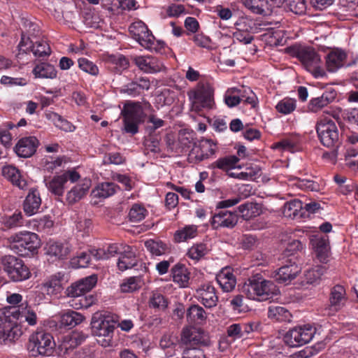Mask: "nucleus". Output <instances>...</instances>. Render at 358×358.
Returning a JSON list of instances; mask_svg holds the SVG:
<instances>
[{"mask_svg":"<svg viewBox=\"0 0 358 358\" xmlns=\"http://www.w3.org/2000/svg\"><path fill=\"white\" fill-rule=\"evenodd\" d=\"M285 210L288 216L296 217L299 215V212L303 210V203L299 200L290 201L285 204Z\"/></svg>","mask_w":358,"mask_h":358,"instance_id":"62","label":"nucleus"},{"mask_svg":"<svg viewBox=\"0 0 358 358\" xmlns=\"http://www.w3.org/2000/svg\"><path fill=\"white\" fill-rule=\"evenodd\" d=\"M299 145V138L297 136H290L282 139L276 143L277 148L294 152Z\"/></svg>","mask_w":358,"mask_h":358,"instance_id":"57","label":"nucleus"},{"mask_svg":"<svg viewBox=\"0 0 358 358\" xmlns=\"http://www.w3.org/2000/svg\"><path fill=\"white\" fill-rule=\"evenodd\" d=\"M78 346L76 341H74L71 334L63 336L60 344L58 346L59 354L60 356H66L71 351Z\"/></svg>","mask_w":358,"mask_h":358,"instance_id":"55","label":"nucleus"},{"mask_svg":"<svg viewBox=\"0 0 358 358\" xmlns=\"http://www.w3.org/2000/svg\"><path fill=\"white\" fill-rule=\"evenodd\" d=\"M41 202L39 192L36 189H30L22 203V208L24 213L27 216H31L39 213Z\"/></svg>","mask_w":358,"mask_h":358,"instance_id":"27","label":"nucleus"},{"mask_svg":"<svg viewBox=\"0 0 358 358\" xmlns=\"http://www.w3.org/2000/svg\"><path fill=\"white\" fill-rule=\"evenodd\" d=\"M1 263L3 271L13 282H22L29 279L31 271L24 261L13 255H5L1 257Z\"/></svg>","mask_w":358,"mask_h":358,"instance_id":"10","label":"nucleus"},{"mask_svg":"<svg viewBox=\"0 0 358 358\" xmlns=\"http://www.w3.org/2000/svg\"><path fill=\"white\" fill-rule=\"evenodd\" d=\"M238 220V215L236 212L222 210L215 213L210 219V225L213 229L219 228H234Z\"/></svg>","mask_w":358,"mask_h":358,"instance_id":"18","label":"nucleus"},{"mask_svg":"<svg viewBox=\"0 0 358 358\" xmlns=\"http://www.w3.org/2000/svg\"><path fill=\"white\" fill-rule=\"evenodd\" d=\"M216 280L223 292L232 291L236 284V277L230 268H224L216 276Z\"/></svg>","mask_w":358,"mask_h":358,"instance_id":"34","label":"nucleus"},{"mask_svg":"<svg viewBox=\"0 0 358 358\" xmlns=\"http://www.w3.org/2000/svg\"><path fill=\"white\" fill-rule=\"evenodd\" d=\"M342 117L349 124L358 127V108L345 110Z\"/></svg>","mask_w":358,"mask_h":358,"instance_id":"64","label":"nucleus"},{"mask_svg":"<svg viewBox=\"0 0 358 358\" xmlns=\"http://www.w3.org/2000/svg\"><path fill=\"white\" fill-rule=\"evenodd\" d=\"M150 87V80L145 77H139L135 78L131 82L124 85L120 89V92L136 97L141 94L145 90H148Z\"/></svg>","mask_w":358,"mask_h":358,"instance_id":"24","label":"nucleus"},{"mask_svg":"<svg viewBox=\"0 0 358 358\" xmlns=\"http://www.w3.org/2000/svg\"><path fill=\"white\" fill-rule=\"evenodd\" d=\"M79 68L92 76H96L99 74V70L98 66L92 61L87 58H80L78 60Z\"/></svg>","mask_w":358,"mask_h":358,"instance_id":"59","label":"nucleus"},{"mask_svg":"<svg viewBox=\"0 0 358 358\" xmlns=\"http://www.w3.org/2000/svg\"><path fill=\"white\" fill-rule=\"evenodd\" d=\"M327 268L322 265H317L306 271L303 282L305 284L317 285L320 281L322 276L326 272Z\"/></svg>","mask_w":358,"mask_h":358,"instance_id":"40","label":"nucleus"},{"mask_svg":"<svg viewBox=\"0 0 358 358\" xmlns=\"http://www.w3.org/2000/svg\"><path fill=\"white\" fill-rule=\"evenodd\" d=\"M80 178L78 172L76 170H67L62 175L55 176L52 178L49 181L45 180V185L48 189L54 195L59 197L58 200L61 201L62 197L64 192L65 185L69 180L71 182H77Z\"/></svg>","mask_w":358,"mask_h":358,"instance_id":"14","label":"nucleus"},{"mask_svg":"<svg viewBox=\"0 0 358 358\" xmlns=\"http://www.w3.org/2000/svg\"><path fill=\"white\" fill-rule=\"evenodd\" d=\"M192 94L195 103L199 104L201 107L213 108L214 105V88L209 80L206 79L199 80Z\"/></svg>","mask_w":358,"mask_h":358,"instance_id":"15","label":"nucleus"},{"mask_svg":"<svg viewBox=\"0 0 358 358\" xmlns=\"http://www.w3.org/2000/svg\"><path fill=\"white\" fill-rule=\"evenodd\" d=\"M53 224V221L48 216H43L40 219H33L28 222L29 228L38 232L48 231Z\"/></svg>","mask_w":358,"mask_h":358,"instance_id":"48","label":"nucleus"},{"mask_svg":"<svg viewBox=\"0 0 358 358\" xmlns=\"http://www.w3.org/2000/svg\"><path fill=\"white\" fill-rule=\"evenodd\" d=\"M287 7L291 12L296 15H302L306 10V1L305 0H289Z\"/></svg>","mask_w":358,"mask_h":358,"instance_id":"63","label":"nucleus"},{"mask_svg":"<svg viewBox=\"0 0 358 358\" xmlns=\"http://www.w3.org/2000/svg\"><path fill=\"white\" fill-rule=\"evenodd\" d=\"M336 97V92L334 90L324 91L320 96L313 98L310 101L308 109L311 112L316 113L331 103Z\"/></svg>","mask_w":358,"mask_h":358,"instance_id":"32","label":"nucleus"},{"mask_svg":"<svg viewBox=\"0 0 358 358\" xmlns=\"http://www.w3.org/2000/svg\"><path fill=\"white\" fill-rule=\"evenodd\" d=\"M181 342L186 345L185 349L196 348V346L204 343L203 334L196 328L186 327L181 334Z\"/></svg>","mask_w":358,"mask_h":358,"instance_id":"29","label":"nucleus"},{"mask_svg":"<svg viewBox=\"0 0 358 358\" xmlns=\"http://www.w3.org/2000/svg\"><path fill=\"white\" fill-rule=\"evenodd\" d=\"M71 252V246L66 242L50 241L46 245V254L52 262L68 259Z\"/></svg>","mask_w":358,"mask_h":358,"instance_id":"19","label":"nucleus"},{"mask_svg":"<svg viewBox=\"0 0 358 358\" xmlns=\"http://www.w3.org/2000/svg\"><path fill=\"white\" fill-rule=\"evenodd\" d=\"M347 59V54L339 48L331 50L325 57V66L330 73H335L342 68Z\"/></svg>","mask_w":358,"mask_h":358,"instance_id":"25","label":"nucleus"},{"mask_svg":"<svg viewBox=\"0 0 358 358\" xmlns=\"http://www.w3.org/2000/svg\"><path fill=\"white\" fill-rule=\"evenodd\" d=\"M85 317L80 313L69 310L64 313L60 318L61 325L68 328H73L80 324Z\"/></svg>","mask_w":358,"mask_h":358,"instance_id":"44","label":"nucleus"},{"mask_svg":"<svg viewBox=\"0 0 358 358\" xmlns=\"http://www.w3.org/2000/svg\"><path fill=\"white\" fill-rule=\"evenodd\" d=\"M166 122L159 118L155 115L151 114L148 116L147 120V126L145 127V132L149 134H156V131L165 126Z\"/></svg>","mask_w":358,"mask_h":358,"instance_id":"56","label":"nucleus"},{"mask_svg":"<svg viewBox=\"0 0 358 358\" xmlns=\"http://www.w3.org/2000/svg\"><path fill=\"white\" fill-rule=\"evenodd\" d=\"M241 3L252 13L259 15H266V0H240Z\"/></svg>","mask_w":358,"mask_h":358,"instance_id":"49","label":"nucleus"},{"mask_svg":"<svg viewBox=\"0 0 358 358\" xmlns=\"http://www.w3.org/2000/svg\"><path fill=\"white\" fill-rule=\"evenodd\" d=\"M187 319L192 323L203 324L206 321L207 313L199 305L193 304L187 310Z\"/></svg>","mask_w":358,"mask_h":358,"instance_id":"39","label":"nucleus"},{"mask_svg":"<svg viewBox=\"0 0 358 358\" xmlns=\"http://www.w3.org/2000/svg\"><path fill=\"white\" fill-rule=\"evenodd\" d=\"M68 280L67 274L59 271L50 275L43 284V291L48 295H57L63 289V284Z\"/></svg>","mask_w":358,"mask_h":358,"instance_id":"22","label":"nucleus"},{"mask_svg":"<svg viewBox=\"0 0 358 358\" xmlns=\"http://www.w3.org/2000/svg\"><path fill=\"white\" fill-rule=\"evenodd\" d=\"M197 234L198 227L196 225H185L175 232L173 239L176 243L185 242L195 238Z\"/></svg>","mask_w":358,"mask_h":358,"instance_id":"41","label":"nucleus"},{"mask_svg":"<svg viewBox=\"0 0 358 358\" xmlns=\"http://www.w3.org/2000/svg\"><path fill=\"white\" fill-rule=\"evenodd\" d=\"M39 144V141L35 136L22 137L15 145L14 151L18 157L28 158L35 154Z\"/></svg>","mask_w":358,"mask_h":358,"instance_id":"21","label":"nucleus"},{"mask_svg":"<svg viewBox=\"0 0 358 358\" xmlns=\"http://www.w3.org/2000/svg\"><path fill=\"white\" fill-rule=\"evenodd\" d=\"M18 52L16 57L20 62L23 59L24 56L32 52L34 56L38 57H48L51 54V49L49 44L43 40L34 42L29 36L24 34L17 45Z\"/></svg>","mask_w":358,"mask_h":358,"instance_id":"12","label":"nucleus"},{"mask_svg":"<svg viewBox=\"0 0 358 358\" xmlns=\"http://www.w3.org/2000/svg\"><path fill=\"white\" fill-rule=\"evenodd\" d=\"M97 275L92 274L72 283L66 289L65 293L71 299L69 305L74 309H87L95 303L93 295L86 296L97 283Z\"/></svg>","mask_w":358,"mask_h":358,"instance_id":"2","label":"nucleus"},{"mask_svg":"<svg viewBox=\"0 0 358 358\" xmlns=\"http://www.w3.org/2000/svg\"><path fill=\"white\" fill-rule=\"evenodd\" d=\"M320 142L328 148H337L340 144L339 131L335 122L327 117L320 119L316 124Z\"/></svg>","mask_w":358,"mask_h":358,"instance_id":"11","label":"nucleus"},{"mask_svg":"<svg viewBox=\"0 0 358 358\" xmlns=\"http://www.w3.org/2000/svg\"><path fill=\"white\" fill-rule=\"evenodd\" d=\"M268 317L275 322H289L292 315L289 311L282 306H270L268 310Z\"/></svg>","mask_w":358,"mask_h":358,"instance_id":"42","label":"nucleus"},{"mask_svg":"<svg viewBox=\"0 0 358 358\" xmlns=\"http://www.w3.org/2000/svg\"><path fill=\"white\" fill-rule=\"evenodd\" d=\"M91 257V250L87 252H80L76 256L72 257L70 264L73 268H85L90 264Z\"/></svg>","mask_w":358,"mask_h":358,"instance_id":"51","label":"nucleus"},{"mask_svg":"<svg viewBox=\"0 0 358 358\" xmlns=\"http://www.w3.org/2000/svg\"><path fill=\"white\" fill-rule=\"evenodd\" d=\"M295 257L289 259V264H286L275 271L273 278L278 283L287 285L296 278L301 271L296 263Z\"/></svg>","mask_w":358,"mask_h":358,"instance_id":"20","label":"nucleus"},{"mask_svg":"<svg viewBox=\"0 0 358 358\" xmlns=\"http://www.w3.org/2000/svg\"><path fill=\"white\" fill-rule=\"evenodd\" d=\"M22 318L29 325L36 324V314L28 307L27 301L18 306L0 309V344H7L20 337L22 331L17 321Z\"/></svg>","mask_w":358,"mask_h":358,"instance_id":"1","label":"nucleus"},{"mask_svg":"<svg viewBox=\"0 0 358 358\" xmlns=\"http://www.w3.org/2000/svg\"><path fill=\"white\" fill-rule=\"evenodd\" d=\"M22 20V31L21 36H22L23 34L26 36H29V38L31 36H36L38 34L40 29L37 24L27 19L23 18Z\"/></svg>","mask_w":358,"mask_h":358,"instance_id":"60","label":"nucleus"},{"mask_svg":"<svg viewBox=\"0 0 358 358\" xmlns=\"http://www.w3.org/2000/svg\"><path fill=\"white\" fill-rule=\"evenodd\" d=\"M109 61L115 65V69L117 73H121L129 66L127 59L122 55H111L109 57Z\"/></svg>","mask_w":358,"mask_h":358,"instance_id":"61","label":"nucleus"},{"mask_svg":"<svg viewBox=\"0 0 358 358\" xmlns=\"http://www.w3.org/2000/svg\"><path fill=\"white\" fill-rule=\"evenodd\" d=\"M118 185L112 182L99 183L92 191V202L96 205L99 201L113 196L119 189Z\"/></svg>","mask_w":358,"mask_h":358,"instance_id":"23","label":"nucleus"},{"mask_svg":"<svg viewBox=\"0 0 358 358\" xmlns=\"http://www.w3.org/2000/svg\"><path fill=\"white\" fill-rule=\"evenodd\" d=\"M132 60L141 71L148 73L159 72L163 66L162 62L154 57L134 56Z\"/></svg>","mask_w":358,"mask_h":358,"instance_id":"26","label":"nucleus"},{"mask_svg":"<svg viewBox=\"0 0 358 358\" xmlns=\"http://www.w3.org/2000/svg\"><path fill=\"white\" fill-rule=\"evenodd\" d=\"M148 213L143 205L134 203L129 210L128 217L131 222H139L145 219Z\"/></svg>","mask_w":358,"mask_h":358,"instance_id":"53","label":"nucleus"},{"mask_svg":"<svg viewBox=\"0 0 358 358\" xmlns=\"http://www.w3.org/2000/svg\"><path fill=\"white\" fill-rule=\"evenodd\" d=\"M46 117L51 120L56 127L66 132H71L76 129V127L62 116L55 112H48Z\"/></svg>","mask_w":358,"mask_h":358,"instance_id":"45","label":"nucleus"},{"mask_svg":"<svg viewBox=\"0 0 358 358\" xmlns=\"http://www.w3.org/2000/svg\"><path fill=\"white\" fill-rule=\"evenodd\" d=\"M91 180L85 178L81 182L73 186L66 195V201L69 205H73L83 199L90 189Z\"/></svg>","mask_w":358,"mask_h":358,"instance_id":"28","label":"nucleus"},{"mask_svg":"<svg viewBox=\"0 0 358 358\" xmlns=\"http://www.w3.org/2000/svg\"><path fill=\"white\" fill-rule=\"evenodd\" d=\"M241 292L251 300L264 301L272 299L279 294V289L271 280L255 275L249 278L243 285Z\"/></svg>","mask_w":358,"mask_h":358,"instance_id":"3","label":"nucleus"},{"mask_svg":"<svg viewBox=\"0 0 358 358\" xmlns=\"http://www.w3.org/2000/svg\"><path fill=\"white\" fill-rule=\"evenodd\" d=\"M129 31L131 37L145 49L160 52L164 48L165 43L156 41L148 26L141 20L133 22Z\"/></svg>","mask_w":358,"mask_h":358,"instance_id":"6","label":"nucleus"},{"mask_svg":"<svg viewBox=\"0 0 358 358\" xmlns=\"http://www.w3.org/2000/svg\"><path fill=\"white\" fill-rule=\"evenodd\" d=\"M312 245L316 253L317 258L320 262H326L329 250L327 236H315L311 239Z\"/></svg>","mask_w":358,"mask_h":358,"instance_id":"31","label":"nucleus"},{"mask_svg":"<svg viewBox=\"0 0 358 358\" xmlns=\"http://www.w3.org/2000/svg\"><path fill=\"white\" fill-rule=\"evenodd\" d=\"M143 285L142 278L140 276H132L124 280L120 285L122 292L130 293L138 290Z\"/></svg>","mask_w":358,"mask_h":358,"instance_id":"50","label":"nucleus"},{"mask_svg":"<svg viewBox=\"0 0 358 358\" xmlns=\"http://www.w3.org/2000/svg\"><path fill=\"white\" fill-rule=\"evenodd\" d=\"M118 255H120V257L117 266L118 269L122 271L131 268L138 270V265L142 267L144 264L136 256L134 248L129 245L122 243Z\"/></svg>","mask_w":358,"mask_h":358,"instance_id":"16","label":"nucleus"},{"mask_svg":"<svg viewBox=\"0 0 358 358\" xmlns=\"http://www.w3.org/2000/svg\"><path fill=\"white\" fill-rule=\"evenodd\" d=\"M148 305L156 312H163L168 307L169 299L159 290H152L150 293Z\"/></svg>","mask_w":358,"mask_h":358,"instance_id":"35","label":"nucleus"},{"mask_svg":"<svg viewBox=\"0 0 358 358\" xmlns=\"http://www.w3.org/2000/svg\"><path fill=\"white\" fill-rule=\"evenodd\" d=\"M55 343L52 336L45 331H37L29 338L27 350L33 357L50 356L55 350Z\"/></svg>","mask_w":358,"mask_h":358,"instance_id":"8","label":"nucleus"},{"mask_svg":"<svg viewBox=\"0 0 358 358\" xmlns=\"http://www.w3.org/2000/svg\"><path fill=\"white\" fill-rule=\"evenodd\" d=\"M12 248L24 257H29L37 252L40 246V239L36 233L22 231L10 237Z\"/></svg>","mask_w":358,"mask_h":358,"instance_id":"9","label":"nucleus"},{"mask_svg":"<svg viewBox=\"0 0 358 358\" xmlns=\"http://www.w3.org/2000/svg\"><path fill=\"white\" fill-rule=\"evenodd\" d=\"M239 162V158L235 155H229L224 157L219 158L215 162H213L210 168V169H218L224 171H228L229 170L236 168V164Z\"/></svg>","mask_w":358,"mask_h":358,"instance_id":"43","label":"nucleus"},{"mask_svg":"<svg viewBox=\"0 0 358 358\" xmlns=\"http://www.w3.org/2000/svg\"><path fill=\"white\" fill-rule=\"evenodd\" d=\"M194 296L206 308L215 307L218 302L216 289L211 282L199 285L196 289Z\"/></svg>","mask_w":358,"mask_h":358,"instance_id":"17","label":"nucleus"},{"mask_svg":"<svg viewBox=\"0 0 358 358\" xmlns=\"http://www.w3.org/2000/svg\"><path fill=\"white\" fill-rule=\"evenodd\" d=\"M33 73L36 78H55L57 76V71L53 65L43 62L35 66Z\"/></svg>","mask_w":358,"mask_h":358,"instance_id":"46","label":"nucleus"},{"mask_svg":"<svg viewBox=\"0 0 358 358\" xmlns=\"http://www.w3.org/2000/svg\"><path fill=\"white\" fill-rule=\"evenodd\" d=\"M122 243H111L101 248L92 249L91 253L96 260H106L119 254Z\"/></svg>","mask_w":358,"mask_h":358,"instance_id":"33","label":"nucleus"},{"mask_svg":"<svg viewBox=\"0 0 358 358\" xmlns=\"http://www.w3.org/2000/svg\"><path fill=\"white\" fill-rule=\"evenodd\" d=\"M1 222L3 229H11L22 226L24 220L22 213L16 210L10 215L3 216Z\"/></svg>","mask_w":358,"mask_h":358,"instance_id":"47","label":"nucleus"},{"mask_svg":"<svg viewBox=\"0 0 358 358\" xmlns=\"http://www.w3.org/2000/svg\"><path fill=\"white\" fill-rule=\"evenodd\" d=\"M316 329L311 324H304L289 329L283 336L285 343L296 348L309 343L313 338Z\"/></svg>","mask_w":358,"mask_h":358,"instance_id":"13","label":"nucleus"},{"mask_svg":"<svg viewBox=\"0 0 358 358\" xmlns=\"http://www.w3.org/2000/svg\"><path fill=\"white\" fill-rule=\"evenodd\" d=\"M296 107V101L294 99L285 97L280 100L275 106L276 110L283 115L292 113Z\"/></svg>","mask_w":358,"mask_h":358,"instance_id":"54","label":"nucleus"},{"mask_svg":"<svg viewBox=\"0 0 358 358\" xmlns=\"http://www.w3.org/2000/svg\"><path fill=\"white\" fill-rule=\"evenodd\" d=\"M348 300L346 290L343 285H336L331 289L329 295V306L334 311L341 310Z\"/></svg>","mask_w":358,"mask_h":358,"instance_id":"30","label":"nucleus"},{"mask_svg":"<svg viewBox=\"0 0 358 358\" xmlns=\"http://www.w3.org/2000/svg\"><path fill=\"white\" fill-rule=\"evenodd\" d=\"M145 246L152 255L155 256L165 254L168 249L166 244L162 241H155L152 239L147 240L145 242Z\"/></svg>","mask_w":358,"mask_h":358,"instance_id":"52","label":"nucleus"},{"mask_svg":"<svg viewBox=\"0 0 358 358\" xmlns=\"http://www.w3.org/2000/svg\"><path fill=\"white\" fill-rule=\"evenodd\" d=\"M209 252L210 249L206 243L197 242L187 250L186 257L196 264L204 259Z\"/></svg>","mask_w":358,"mask_h":358,"instance_id":"36","label":"nucleus"},{"mask_svg":"<svg viewBox=\"0 0 358 358\" xmlns=\"http://www.w3.org/2000/svg\"><path fill=\"white\" fill-rule=\"evenodd\" d=\"M118 316L110 313L94 316L91 322L92 333L98 337V343L106 348L113 345L114 331L117 327Z\"/></svg>","mask_w":358,"mask_h":358,"instance_id":"4","label":"nucleus"},{"mask_svg":"<svg viewBox=\"0 0 358 358\" xmlns=\"http://www.w3.org/2000/svg\"><path fill=\"white\" fill-rule=\"evenodd\" d=\"M122 131L134 136L138 133L139 126L144 122L146 114L141 102L127 101L121 110Z\"/></svg>","mask_w":358,"mask_h":358,"instance_id":"5","label":"nucleus"},{"mask_svg":"<svg viewBox=\"0 0 358 358\" xmlns=\"http://www.w3.org/2000/svg\"><path fill=\"white\" fill-rule=\"evenodd\" d=\"M294 55L315 78L327 76V73L321 65L320 55L313 48H297L294 50Z\"/></svg>","mask_w":358,"mask_h":358,"instance_id":"7","label":"nucleus"},{"mask_svg":"<svg viewBox=\"0 0 358 358\" xmlns=\"http://www.w3.org/2000/svg\"><path fill=\"white\" fill-rule=\"evenodd\" d=\"M173 280L180 287H187L189 285V273L185 265L181 264H176L171 268Z\"/></svg>","mask_w":358,"mask_h":358,"instance_id":"38","label":"nucleus"},{"mask_svg":"<svg viewBox=\"0 0 358 358\" xmlns=\"http://www.w3.org/2000/svg\"><path fill=\"white\" fill-rule=\"evenodd\" d=\"M2 174L20 189H22L27 186L26 180L22 178L19 169L13 166H5L2 169Z\"/></svg>","mask_w":358,"mask_h":358,"instance_id":"37","label":"nucleus"},{"mask_svg":"<svg viewBox=\"0 0 358 358\" xmlns=\"http://www.w3.org/2000/svg\"><path fill=\"white\" fill-rule=\"evenodd\" d=\"M197 143L200 150L203 154L204 159H208L215 153L216 145L211 139L202 138L197 141Z\"/></svg>","mask_w":358,"mask_h":358,"instance_id":"58","label":"nucleus"}]
</instances>
